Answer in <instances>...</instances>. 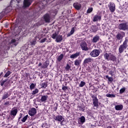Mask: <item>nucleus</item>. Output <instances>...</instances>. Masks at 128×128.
Wrapping results in <instances>:
<instances>
[{"instance_id":"obj_34","label":"nucleus","mask_w":128,"mask_h":128,"mask_svg":"<svg viewBox=\"0 0 128 128\" xmlns=\"http://www.w3.org/2000/svg\"><path fill=\"white\" fill-rule=\"evenodd\" d=\"M38 94V89L35 88L34 90L32 92V94L34 96V94Z\"/></svg>"},{"instance_id":"obj_56","label":"nucleus","mask_w":128,"mask_h":128,"mask_svg":"<svg viewBox=\"0 0 128 128\" xmlns=\"http://www.w3.org/2000/svg\"><path fill=\"white\" fill-rule=\"evenodd\" d=\"M107 128H112V126H108L107 127Z\"/></svg>"},{"instance_id":"obj_1","label":"nucleus","mask_w":128,"mask_h":128,"mask_svg":"<svg viewBox=\"0 0 128 128\" xmlns=\"http://www.w3.org/2000/svg\"><path fill=\"white\" fill-rule=\"evenodd\" d=\"M128 38H126L124 40V41L122 44L120 45L118 48V52L119 54H122L124 51V50H126L128 48Z\"/></svg>"},{"instance_id":"obj_6","label":"nucleus","mask_w":128,"mask_h":128,"mask_svg":"<svg viewBox=\"0 0 128 128\" xmlns=\"http://www.w3.org/2000/svg\"><path fill=\"white\" fill-rule=\"evenodd\" d=\"M53 118L54 120L60 122L61 126H62V122H64V118L62 115L54 116Z\"/></svg>"},{"instance_id":"obj_13","label":"nucleus","mask_w":128,"mask_h":128,"mask_svg":"<svg viewBox=\"0 0 128 128\" xmlns=\"http://www.w3.org/2000/svg\"><path fill=\"white\" fill-rule=\"evenodd\" d=\"M73 6L76 10H80L82 8V4L78 2H75L73 4Z\"/></svg>"},{"instance_id":"obj_23","label":"nucleus","mask_w":128,"mask_h":128,"mask_svg":"<svg viewBox=\"0 0 128 128\" xmlns=\"http://www.w3.org/2000/svg\"><path fill=\"white\" fill-rule=\"evenodd\" d=\"M62 58H64V54H62L56 58V60L60 62L62 60Z\"/></svg>"},{"instance_id":"obj_21","label":"nucleus","mask_w":128,"mask_h":128,"mask_svg":"<svg viewBox=\"0 0 128 128\" xmlns=\"http://www.w3.org/2000/svg\"><path fill=\"white\" fill-rule=\"evenodd\" d=\"M124 108V106L122 104L116 105L115 106V110H122Z\"/></svg>"},{"instance_id":"obj_14","label":"nucleus","mask_w":128,"mask_h":128,"mask_svg":"<svg viewBox=\"0 0 128 128\" xmlns=\"http://www.w3.org/2000/svg\"><path fill=\"white\" fill-rule=\"evenodd\" d=\"M108 8L111 12H114V10H116V4H114V3H110Z\"/></svg>"},{"instance_id":"obj_33","label":"nucleus","mask_w":128,"mask_h":128,"mask_svg":"<svg viewBox=\"0 0 128 128\" xmlns=\"http://www.w3.org/2000/svg\"><path fill=\"white\" fill-rule=\"evenodd\" d=\"M36 84H34V83H32L30 86V90H34V88H36Z\"/></svg>"},{"instance_id":"obj_9","label":"nucleus","mask_w":128,"mask_h":128,"mask_svg":"<svg viewBox=\"0 0 128 128\" xmlns=\"http://www.w3.org/2000/svg\"><path fill=\"white\" fill-rule=\"evenodd\" d=\"M44 20L45 22L47 24H50V15L48 14H46L44 16Z\"/></svg>"},{"instance_id":"obj_10","label":"nucleus","mask_w":128,"mask_h":128,"mask_svg":"<svg viewBox=\"0 0 128 128\" xmlns=\"http://www.w3.org/2000/svg\"><path fill=\"white\" fill-rule=\"evenodd\" d=\"M126 33L124 32H121L120 33H118L116 36V38L118 40H122V38L125 36Z\"/></svg>"},{"instance_id":"obj_29","label":"nucleus","mask_w":128,"mask_h":128,"mask_svg":"<svg viewBox=\"0 0 128 128\" xmlns=\"http://www.w3.org/2000/svg\"><path fill=\"white\" fill-rule=\"evenodd\" d=\"M58 103H55L52 107V110L54 111H56L58 110Z\"/></svg>"},{"instance_id":"obj_18","label":"nucleus","mask_w":128,"mask_h":128,"mask_svg":"<svg viewBox=\"0 0 128 128\" xmlns=\"http://www.w3.org/2000/svg\"><path fill=\"white\" fill-rule=\"evenodd\" d=\"M80 52H76V53L72 54L70 56V58H76L78 56H80Z\"/></svg>"},{"instance_id":"obj_26","label":"nucleus","mask_w":128,"mask_h":128,"mask_svg":"<svg viewBox=\"0 0 128 128\" xmlns=\"http://www.w3.org/2000/svg\"><path fill=\"white\" fill-rule=\"evenodd\" d=\"M105 78H108V81L110 82H114V78H112V77H109L108 75L106 76Z\"/></svg>"},{"instance_id":"obj_43","label":"nucleus","mask_w":128,"mask_h":128,"mask_svg":"<svg viewBox=\"0 0 128 128\" xmlns=\"http://www.w3.org/2000/svg\"><path fill=\"white\" fill-rule=\"evenodd\" d=\"M10 104V101H6L4 103V106H8Z\"/></svg>"},{"instance_id":"obj_15","label":"nucleus","mask_w":128,"mask_h":128,"mask_svg":"<svg viewBox=\"0 0 128 128\" xmlns=\"http://www.w3.org/2000/svg\"><path fill=\"white\" fill-rule=\"evenodd\" d=\"M94 62V60L92 58H86L84 59L83 64L84 66H86V64H90V62Z\"/></svg>"},{"instance_id":"obj_5","label":"nucleus","mask_w":128,"mask_h":128,"mask_svg":"<svg viewBox=\"0 0 128 128\" xmlns=\"http://www.w3.org/2000/svg\"><path fill=\"white\" fill-rule=\"evenodd\" d=\"M100 51L99 50L94 49L90 52V54L92 58H96L100 56Z\"/></svg>"},{"instance_id":"obj_19","label":"nucleus","mask_w":128,"mask_h":128,"mask_svg":"<svg viewBox=\"0 0 128 128\" xmlns=\"http://www.w3.org/2000/svg\"><path fill=\"white\" fill-rule=\"evenodd\" d=\"M100 40V36L98 35H96L92 40V42L96 43L98 42Z\"/></svg>"},{"instance_id":"obj_49","label":"nucleus","mask_w":128,"mask_h":128,"mask_svg":"<svg viewBox=\"0 0 128 128\" xmlns=\"http://www.w3.org/2000/svg\"><path fill=\"white\" fill-rule=\"evenodd\" d=\"M109 74H110V76H114V72H112V70L110 71Z\"/></svg>"},{"instance_id":"obj_4","label":"nucleus","mask_w":128,"mask_h":128,"mask_svg":"<svg viewBox=\"0 0 128 128\" xmlns=\"http://www.w3.org/2000/svg\"><path fill=\"white\" fill-rule=\"evenodd\" d=\"M92 98L93 102V105L94 108H98V97L96 95L93 94L91 96Z\"/></svg>"},{"instance_id":"obj_11","label":"nucleus","mask_w":128,"mask_h":128,"mask_svg":"<svg viewBox=\"0 0 128 128\" xmlns=\"http://www.w3.org/2000/svg\"><path fill=\"white\" fill-rule=\"evenodd\" d=\"M36 114V108H32L30 110L28 111V114L30 116H34Z\"/></svg>"},{"instance_id":"obj_44","label":"nucleus","mask_w":128,"mask_h":128,"mask_svg":"<svg viewBox=\"0 0 128 128\" xmlns=\"http://www.w3.org/2000/svg\"><path fill=\"white\" fill-rule=\"evenodd\" d=\"M62 90H64V92L66 90H68V86H64V85L62 86Z\"/></svg>"},{"instance_id":"obj_42","label":"nucleus","mask_w":128,"mask_h":128,"mask_svg":"<svg viewBox=\"0 0 128 128\" xmlns=\"http://www.w3.org/2000/svg\"><path fill=\"white\" fill-rule=\"evenodd\" d=\"M92 8H88L86 11V13L87 14H90V12H92Z\"/></svg>"},{"instance_id":"obj_45","label":"nucleus","mask_w":128,"mask_h":128,"mask_svg":"<svg viewBox=\"0 0 128 128\" xmlns=\"http://www.w3.org/2000/svg\"><path fill=\"white\" fill-rule=\"evenodd\" d=\"M47 126H48V124H46V122L43 123L42 126V128H46Z\"/></svg>"},{"instance_id":"obj_2","label":"nucleus","mask_w":128,"mask_h":128,"mask_svg":"<svg viewBox=\"0 0 128 128\" xmlns=\"http://www.w3.org/2000/svg\"><path fill=\"white\" fill-rule=\"evenodd\" d=\"M104 58L108 60V62H116V57L114 56V54H112V53H106L104 54Z\"/></svg>"},{"instance_id":"obj_52","label":"nucleus","mask_w":128,"mask_h":128,"mask_svg":"<svg viewBox=\"0 0 128 128\" xmlns=\"http://www.w3.org/2000/svg\"><path fill=\"white\" fill-rule=\"evenodd\" d=\"M40 66H42V62H40L38 64V66L40 67Z\"/></svg>"},{"instance_id":"obj_7","label":"nucleus","mask_w":128,"mask_h":128,"mask_svg":"<svg viewBox=\"0 0 128 128\" xmlns=\"http://www.w3.org/2000/svg\"><path fill=\"white\" fill-rule=\"evenodd\" d=\"M119 30H128V24L126 23H121L118 26Z\"/></svg>"},{"instance_id":"obj_12","label":"nucleus","mask_w":128,"mask_h":128,"mask_svg":"<svg viewBox=\"0 0 128 128\" xmlns=\"http://www.w3.org/2000/svg\"><path fill=\"white\" fill-rule=\"evenodd\" d=\"M32 0H24V6L25 8H28L32 4Z\"/></svg>"},{"instance_id":"obj_3","label":"nucleus","mask_w":128,"mask_h":128,"mask_svg":"<svg viewBox=\"0 0 128 128\" xmlns=\"http://www.w3.org/2000/svg\"><path fill=\"white\" fill-rule=\"evenodd\" d=\"M52 38L53 40H56V42H60L62 40V36L58 35L56 32H55L52 34Z\"/></svg>"},{"instance_id":"obj_25","label":"nucleus","mask_w":128,"mask_h":128,"mask_svg":"<svg viewBox=\"0 0 128 128\" xmlns=\"http://www.w3.org/2000/svg\"><path fill=\"white\" fill-rule=\"evenodd\" d=\"M42 88H46L48 86V82H44L40 84Z\"/></svg>"},{"instance_id":"obj_22","label":"nucleus","mask_w":128,"mask_h":128,"mask_svg":"<svg viewBox=\"0 0 128 128\" xmlns=\"http://www.w3.org/2000/svg\"><path fill=\"white\" fill-rule=\"evenodd\" d=\"M80 64H82V61L80 60H76L74 61V64L76 66H80Z\"/></svg>"},{"instance_id":"obj_57","label":"nucleus","mask_w":128,"mask_h":128,"mask_svg":"<svg viewBox=\"0 0 128 128\" xmlns=\"http://www.w3.org/2000/svg\"><path fill=\"white\" fill-rule=\"evenodd\" d=\"M42 77H40V78H42Z\"/></svg>"},{"instance_id":"obj_53","label":"nucleus","mask_w":128,"mask_h":128,"mask_svg":"<svg viewBox=\"0 0 128 128\" xmlns=\"http://www.w3.org/2000/svg\"><path fill=\"white\" fill-rule=\"evenodd\" d=\"M18 42H15L14 44V46H18Z\"/></svg>"},{"instance_id":"obj_51","label":"nucleus","mask_w":128,"mask_h":128,"mask_svg":"<svg viewBox=\"0 0 128 128\" xmlns=\"http://www.w3.org/2000/svg\"><path fill=\"white\" fill-rule=\"evenodd\" d=\"M6 112H2V116H6Z\"/></svg>"},{"instance_id":"obj_35","label":"nucleus","mask_w":128,"mask_h":128,"mask_svg":"<svg viewBox=\"0 0 128 128\" xmlns=\"http://www.w3.org/2000/svg\"><path fill=\"white\" fill-rule=\"evenodd\" d=\"M8 81V80H0V83L1 84V86H4V84L5 86H6V82Z\"/></svg>"},{"instance_id":"obj_30","label":"nucleus","mask_w":128,"mask_h":128,"mask_svg":"<svg viewBox=\"0 0 128 128\" xmlns=\"http://www.w3.org/2000/svg\"><path fill=\"white\" fill-rule=\"evenodd\" d=\"M80 122L81 124H84V122H86V118L84 116H82L80 118Z\"/></svg>"},{"instance_id":"obj_37","label":"nucleus","mask_w":128,"mask_h":128,"mask_svg":"<svg viewBox=\"0 0 128 128\" xmlns=\"http://www.w3.org/2000/svg\"><path fill=\"white\" fill-rule=\"evenodd\" d=\"M86 86V82L81 81L79 85L80 88H83V86Z\"/></svg>"},{"instance_id":"obj_38","label":"nucleus","mask_w":128,"mask_h":128,"mask_svg":"<svg viewBox=\"0 0 128 128\" xmlns=\"http://www.w3.org/2000/svg\"><path fill=\"white\" fill-rule=\"evenodd\" d=\"M106 96L108 98H116V95L114 94H106Z\"/></svg>"},{"instance_id":"obj_16","label":"nucleus","mask_w":128,"mask_h":128,"mask_svg":"<svg viewBox=\"0 0 128 128\" xmlns=\"http://www.w3.org/2000/svg\"><path fill=\"white\" fill-rule=\"evenodd\" d=\"M102 20V16H98L96 14L94 16L93 18V22H96L98 21H100Z\"/></svg>"},{"instance_id":"obj_36","label":"nucleus","mask_w":128,"mask_h":128,"mask_svg":"<svg viewBox=\"0 0 128 128\" xmlns=\"http://www.w3.org/2000/svg\"><path fill=\"white\" fill-rule=\"evenodd\" d=\"M28 115H26L21 120L22 122H26V121L28 120Z\"/></svg>"},{"instance_id":"obj_17","label":"nucleus","mask_w":128,"mask_h":128,"mask_svg":"<svg viewBox=\"0 0 128 128\" xmlns=\"http://www.w3.org/2000/svg\"><path fill=\"white\" fill-rule=\"evenodd\" d=\"M16 114H18V109H14L11 110L10 114L12 118H16Z\"/></svg>"},{"instance_id":"obj_27","label":"nucleus","mask_w":128,"mask_h":128,"mask_svg":"<svg viewBox=\"0 0 128 128\" xmlns=\"http://www.w3.org/2000/svg\"><path fill=\"white\" fill-rule=\"evenodd\" d=\"M49 65H50V64L46 62L43 64V65L42 66V68H46Z\"/></svg>"},{"instance_id":"obj_20","label":"nucleus","mask_w":128,"mask_h":128,"mask_svg":"<svg viewBox=\"0 0 128 128\" xmlns=\"http://www.w3.org/2000/svg\"><path fill=\"white\" fill-rule=\"evenodd\" d=\"M48 95L42 96L40 100V102H46V100H48Z\"/></svg>"},{"instance_id":"obj_55","label":"nucleus","mask_w":128,"mask_h":128,"mask_svg":"<svg viewBox=\"0 0 128 128\" xmlns=\"http://www.w3.org/2000/svg\"><path fill=\"white\" fill-rule=\"evenodd\" d=\"M102 68H106V66H102Z\"/></svg>"},{"instance_id":"obj_54","label":"nucleus","mask_w":128,"mask_h":128,"mask_svg":"<svg viewBox=\"0 0 128 128\" xmlns=\"http://www.w3.org/2000/svg\"><path fill=\"white\" fill-rule=\"evenodd\" d=\"M3 72H1V73L0 74V76H2V75Z\"/></svg>"},{"instance_id":"obj_28","label":"nucleus","mask_w":128,"mask_h":128,"mask_svg":"<svg viewBox=\"0 0 128 128\" xmlns=\"http://www.w3.org/2000/svg\"><path fill=\"white\" fill-rule=\"evenodd\" d=\"M74 27L72 28L70 32L67 34L68 36H70L72 34H74Z\"/></svg>"},{"instance_id":"obj_47","label":"nucleus","mask_w":128,"mask_h":128,"mask_svg":"<svg viewBox=\"0 0 128 128\" xmlns=\"http://www.w3.org/2000/svg\"><path fill=\"white\" fill-rule=\"evenodd\" d=\"M22 118V114H20V116L18 118V122H20V118Z\"/></svg>"},{"instance_id":"obj_46","label":"nucleus","mask_w":128,"mask_h":128,"mask_svg":"<svg viewBox=\"0 0 128 128\" xmlns=\"http://www.w3.org/2000/svg\"><path fill=\"white\" fill-rule=\"evenodd\" d=\"M46 40V38H44L42 39V40L40 41V42L41 44H42V42H44Z\"/></svg>"},{"instance_id":"obj_40","label":"nucleus","mask_w":128,"mask_h":128,"mask_svg":"<svg viewBox=\"0 0 128 128\" xmlns=\"http://www.w3.org/2000/svg\"><path fill=\"white\" fill-rule=\"evenodd\" d=\"M10 74H12V72L10 71L7 72L4 76V78H8V76Z\"/></svg>"},{"instance_id":"obj_8","label":"nucleus","mask_w":128,"mask_h":128,"mask_svg":"<svg viewBox=\"0 0 128 128\" xmlns=\"http://www.w3.org/2000/svg\"><path fill=\"white\" fill-rule=\"evenodd\" d=\"M80 46L82 50H84L85 52H88L90 50L88 47V44L86 42H81Z\"/></svg>"},{"instance_id":"obj_39","label":"nucleus","mask_w":128,"mask_h":128,"mask_svg":"<svg viewBox=\"0 0 128 128\" xmlns=\"http://www.w3.org/2000/svg\"><path fill=\"white\" fill-rule=\"evenodd\" d=\"M124 92H126V88L124 87L120 90V94H124Z\"/></svg>"},{"instance_id":"obj_24","label":"nucleus","mask_w":128,"mask_h":128,"mask_svg":"<svg viewBox=\"0 0 128 128\" xmlns=\"http://www.w3.org/2000/svg\"><path fill=\"white\" fill-rule=\"evenodd\" d=\"M10 96V95L8 92H4L2 97V100H6V98H8Z\"/></svg>"},{"instance_id":"obj_48","label":"nucleus","mask_w":128,"mask_h":128,"mask_svg":"<svg viewBox=\"0 0 128 128\" xmlns=\"http://www.w3.org/2000/svg\"><path fill=\"white\" fill-rule=\"evenodd\" d=\"M16 42V39H12L11 40V44H14V42Z\"/></svg>"},{"instance_id":"obj_50","label":"nucleus","mask_w":128,"mask_h":128,"mask_svg":"<svg viewBox=\"0 0 128 128\" xmlns=\"http://www.w3.org/2000/svg\"><path fill=\"white\" fill-rule=\"evenodd\" d=\"M66 68L67 70H70V65H68V64H67Z\"/></svg>"},{"instance_id":"obj_41","label":"nucleus","mask_w":128,"mask_h":128,"mask_svg":"<svg viewBox=\"0 0 128 128\" xmlns=\"http://www.w3.org/2000/svg\"><path fill=\"white\" fill-rule=\"evenodd\" d=\"M78 108H79V110L80 112H84V108H82V106H78Z\"/></svg>"},{"instance_id":"obj_31","label":"nucleus","mask_w":128,"mask_h":128,"mask_svg":"<svg viewBox=\"0 0 128 128\" xmlns=\"http://www.w3.org/2000/svg\"><path fill=\"white\" fill-rule=\"evenodd\" d=\"M91 30L93 32H98V28H96V26H92L91 28Z\"/></svg>"},{"instance_id":"obj_32","label":"nucleus","mask_w":128,"mask_h":128,"mask_svg":"<svg viewBox=\"0 0 128 128\" xmlns=\"http://www.w3.org/2000/svg\"><path fill=\"white\" fill-rule=\"evenodd\" d=\"M30 46H36V39L33 40L32 41L30 42Z\"/></svg>"}]
</instances>
